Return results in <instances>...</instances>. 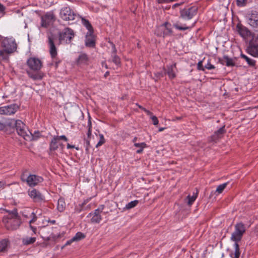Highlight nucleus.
<instances>
[{
  "mask_svg": "<svg viewBox=\"0 0 258 258\" xmlns=\"http://www.w3.org/2000/svg\"><path fill=\"white\" fill-rule=\"evenodd\" d=\"M246 51L248 54L253 57H258V46L248 44Z\"/></svg>",
  "mask_w": 258,
  "mask_h": 258,
  "instance_id": "24",
  "label": "nucleus"
},
{
  "mask_svg": "<svg viewBox=\"0 0 258 258\" xmlns=\"http://www.w3.org/2000/svg\"><path fill=\"white\" fill-rule=\"evenodd\" d=\"M5 7L0 3V13H3L5 11Z\"/></svg>",
  "mask_w": 258,
  "mask_h": 258,
  "instance_id": "56",
  "label": "nucleus"
},
{
  "mask_svg": "<svg viewBox=\"0 0 258 258\" xmlns=\"http://www.w3.org/2000/svg\"><path fill=\"white\" fill-rule=\"evenodd\" d=\"M8 243V240L6 239L0 241V252H5L6 251Z\"/></svg>",
  "mask_w": 258,
  "mask_h": 258,
  "instance_id": "31",
  "label": "nucleus"
},
{
  "mask_svg": "<svg viewBox=\"0 0 258 258\" xmlns=\"http://www.w3.org/2000/svg\"><path fill=\"white\" fill-rule=\"evenodd\" d=\"M145 147H141V148H140V149H139V150H138L136 152L138 154H140L142 152H143V149Z\"/></svg>",
  "mask_w": 258,
  "mask_h": 258,
  "instance_id": "59",
  "label": "nucleus"
},
{
  "mask_svg": "<svg viewBox=\"0 0 258 258\" xmlns=\"http://www.w3.org/2000/svg\"><path fill=\"white\" fill-rule=\"evenodd\" d=\"M6 125L10 127H15L18 135L27 141H31L33 138L32 133L26 125L20 120L12 119L7 121Z\"/></svg>",
  "mask_w": 258,
  "mask_h": 258,
  "instance_id": "1",
  "label": "nucleus"
},
{
  "mask_svg": "<svg viewBox=\"0 0 258 258\" xmlns=\"http://www.w3.org/2000/svg\"><path fill=\"white\" fill-rule=\"evenodd\" d=\"M36 241L35 237H27L23 239V243L25 245H29L33 243Z\"/></svg>",
  "mask_w": 258,
  "mask_h": 258,
  "instance_id": "34",
  "label": "nucleus"
},
{
  "mask_svg": "<svg viewBox=\"0 0 258 258\" xmlns=\"http://www.w3.org/2000/svg\"><path fill=\"white\" fill-rule=\"evenodd\" d=\"M219 61L223 65L227 67H233L235 66V62L231 58L227 55H224L223 58H219Z\"/></svg>",
  "mask_w": 258,
  "mask_h": 258,
  "instance_id": "20",
  "label": "nucleus"
},
{
  "mask_svg": "<svg viewBox=\"0 0 258 258\" xmlns=\"http://www.w3.org/2000/svg\"><path fill=\"white\" fill-rule=\"evenodd\" d=\"M88 61V57L85 53H81L77 59L78 64H86Z\"/></svg>",
  "mask_w": 258,
  "mask_h": 258,
  "instance_id": "26",
  "label": "nucleus"
},
{
  "mask_svg": "<svg viewBox=\"0 0 258 258\" xmlns=\"http://www.w3.org/2000/svg\"><path fill=\"white\" fill-rule=\"evenodd\" d=\"M5 183L0 181V188H4Z\"/></svg>",
  "mask_w": 258,
  "mask_h": 258,
  "instance_id": "62",
  "label": "nucleus"
},
{
  "mask_svg": "<svg viewBox=\"0 0 258 258\" xmlns=\"http://www.w3.org/2000/svg\"><path fill=\"white\" fill-rule=\"evenodd\" d=\"M18 106L16 104H11L0 107V114L11 115L17 110Z\"/></svg>",
  "mask_w": 258,
  "mask_h": 258,
  "instance_id": "13",
  "label": "nucleus"
},
{
  "mask_svg": "<svg viewBox=\"0 0 258 258\" xmlns=\"http://www.w3.org/2000/svg\"><path fill=\"white\" fill-rule=\"evenodd\" d=\"M60 16L63 20L68 21L75 20L78 17L70 7L62 8L60 12Z\"/></svg>",
  "mask_w": 258,
  "mask_h": 258,
  "instance_id": "7",
  "label": "nucleus"
},
{
  "mask_svg": "<svg viewBox=\"0 0 258 258\" xmlns=\"http://www.w3.org/2000/svg\"><path fill=\"white\" fill-rule=\"evenodd\" d=\"M87 127H88V132H87V135L88 139H89L92 135V131H91L92 123H91V121L90 120V117H89V119L88 120Z\"/></svg>",
  "mask_w": 258,
  "mask_h": 258,
  "instance_id": "39",
  "label": "nucleus"
},
{
  "mask_svg": "<svg viewBox=\"0 0 258 258\" xmlns=\"http://www.w3.org/2000/svg\"><path fill=\"white\" fill-rule=\"evenodd\" d=\"M101 212L100 211H98V209H96L94 212L90 213L89 215L91 216L92 215H100Z\"/></svg>",
  "mask_w": 258,
  "mask_h": 258,
  "instance_id": "52",
  "label": "nucleus"
},
{
  "mask_svg": "<svg viewBox=\"0 0 258 258\" xmlns=\"http://www.w3.org/2000/svg\"><path fill=\"white\" fill-rule=\"evenodd\" d=\"M236 31L243 38H246L251 35V32L246 27L238 23L236 27Z\"/></svg>",
  "mask_w": 258,
  "mask_h": 258,
  "instance_id": "14",
  "label": "nucleus"
},
{
  "mask_svg": "<svg viewBox=\"0 0 258 258\" xmlns=\"http://www.w3.org/2000/svg\"><path fill=\"white\" fill-rule=\"evenodd\" d=\"M101 219L102 217L101 215H92L91 221L92 223H99L101 221Z\"/></svg>",
  "mask_w": 258,
  "mask_h": 258,
  "instance_id": "38",
  "label": "nucleus"
},
{
  "mask_svg": "<svg viewBox=\"0 0 258 258\" xmlns=\"http://www.w3.org/2000/svg\"><path fill=\"white\" fill-rule=\"evenodd\" d=\"M248 45L258 46V35L252 37V39L249 42Z\"/></svg>",
  "mask_w": 258,
  "mask_h": 258,
  "instance_id": "40",
  "label": "nucleus"
},
{
  "mask_svg": "<svg viewBox=\"0 0 258 258\" xmlns=\"http://www.w3.org/2000/svg\"><path fill=\"white\" fill-rule=\"evenodd\" d=\"M246 231L245 225L242 222L236 223L234 226V231L232 233L230 239L234 242L240 241Z\"/></svg>",
  "mask_w": 258,
  "mask_h": 258,
  "instance_id": "3",
  "label": "nucleus"
},
{
  "mask_svg": "<svg viewBox=\"0 0 258 258\" xmlns=\"http://www.w3.org/2000/svg\"><path fill=\"white\" fill-rule=\"evenodd\" d=\"M53 138H54L57 141L59 140H63L64 141H68V138L64 135H62V136H54Z\"/></svg>",
  "mask_w": 258,
  "mask_h": 258,
  "instance_id": "47",
  "label": "nucleus"
},
{
  "mask_svg": "<svg viewBox=\"0 0 258 258\" xmlns=\"http://www.w3.org/2000/svg\"><path fill=\"white\" fill-rule=\"evenodd\" d=\"M75 148V146L71 145L70 144H68V145H67V148L68 149H73V148Z\"/></svg>",
  "mask_w": 258,
  "mask_h": 258,
  "instance_id": "61",
  "label": "nucleus"
},
{
  "mask_svg": "<svg viewBox=\"0 0 258 258\" xmlns=\"http://www.w3.org/2000/svg\"><path fill=\"white\" fill-rule=\"evenodd\" d=\"M237 5L239 7H243L245 6L247 0H236Z\"/></svg>",
  "mask_w": 258,
  "mask_h": 258,
  "instance_id": "45",
  "label": "nucleus"
},
{
  "mask_svg": "<svg viewBox=\"0 0 258 258\" xmlns=\"http://www.w3.org/2000/svg\"><path fill=\"white\" fill-rule=\"evenodd\" d=\"M85 150L86 152H89V150L90 149V148L91 147L90 144V141L88 139H85Z\"/></svg>",
  "mask_w": 258,
  "mask_h": 258,
  "instance_id": "43",
  "label": "nucleus"
},
{
  "mask_svg": "<svg viewBox=\"0 0 258 258\" xmlns=\"http://www.w3.org/2000/svg\"><path fill=\"white\" fill-rule=\"evenodd\" d=\"M27 74L29 77L34 80H40L43 78V74L40 71H27Z\"/></svg>",
  "mask_w": 258,
  "mask_h": 258,
  "instance_id": "22",
  "label": "nucleus"
},
{
  "mask_svg": "<svg viewBox=\"0 0 258 258\" xmlns=\"http://www.w3.org/2000/svg\"><path fill=\"white\" fill-rule=\"evenodd\" d=\"M5 127H6V125L4 124V123L0 122V130L1 131L4 130Z\"/></svg>",
  "mask_w": 258,
  "mask_h": 258,
  "instance_id": "57",
  "label": "nucleus"
},
{
  "mask_svg": "<svg viewBox=\"0 0 258 258\" xmlns=\"http://www.w3.org/2000/svg\"><path fill=\"white\" fill-rule=\"evenodd\" d=\"M228 183V182H225L224 183L218 185L217 187L215 192H218V194L222 193L224 189L226 187V186L227 185Z\"/></svg>",
  "mask_w": 258,
  "mask_h": 258,
  "instance_id": "37",
  "label": "nucleus"
},
{
  "mask_svg": "<svg viewBox=\"0 0 258 258\" xmlns=\"http://www.w3.org/2000/svg\"><path fill=\"white\" fill-rule=\"evenodd\" d=\"M93 33L94 32H88L86 35L85 45L87 47H94L95 45Z\"/></svg>",
  "mask_w": 258,
  "mask_h": 258,
  "instance_id": "18",
  "label": "nucleus"
},
{
  "mask_svg": "<svg viewBox=\"0 0 258 258\" xmlns=\"http://www.w3.org/2000/svg\"><path fill=\"white\" fill-rule=\"evenodd\" d=\"M28 192V195L35 203H41L45 201L44 195L35 188L29 189Z\"/></svg>",
  "mask_w": 258,
  "mask_h": 258,
  "instance_id": "10",
  "label": "nucleus"
},
{
  "mask_svg": "<svg viewBox=\"0 0 258 258\" xmlns=\"http://www.w3.org/2000/svg\"><path fill=\"white\" fill-rule=\"evenodd\" d=\"M54 16L51 14H46L41 18V26L44 27H48L53 22Z\"/></svg>",
  "mask_w": 258,
  "mask_h": 258,
  "instance_id": "17",
  "label": "nucleus"
},
{
  "mask_svg": "<svg viewBox=\"0 0 258 258\" xmlns=\"http://www.w3.org/2000/svg\"><path fill=\"white\" fill-rule=\"evenodd\" d=\"M173 27L178 30L184 31L190 28V27L187 26L185 24H181L179 22H177L173 24Z\"/></svg>",
  "mask_w": 258,
  "mask_h": 258,
  "instance_id": "29",
  "label": "nucleus"
},
{
  "mask_svg": "<svg viewBox=\"0 0 258 258\" xmlns=\"http://www.w3.org/2000/svg\"><path fill=\"white\" fill-rule=\"evenodd\" d=\"M74 37V31L69 28H64L62 32L59 33V40L61 42L70 43Z\"/></svg>",
  "mask_w": 258,
  "mask_h": 258,
  "instance_id": "6",
  "label": "nucleus"
},
{
  "mask_svg": "<svg viewBox=\"0 0 258 258\" xmlns=\"http://www.w3.org/2000/svg\"><path fill=\"white\" fill-rule=\"evenodd\" d=\"M247 24L253 29H258V12L251 11L246 15Z\"/></svg>",
  "mask_w": 258,
  "mask_h": 258,
  "instance_id": "8",
  "label": "nucleus"
},
{
  "mask_svg": "<svg viewBox=\"0 0 258 258\" xmlns=\"http://www.w3.org/2000/svg\"><path fill=\"white\" fill-rule=\"evenodd\" d=\"M109 72L107 71V72L105 73V74H104V78H106L107 76H109Z\"/></svg>",
  "mask_w": 258,
  "mask_h": 258,
  "instance_id": "63",
  "label": "nucleus"
},
{
  "mask_svg": "<svg viewBox=\"0 0 258 258\" xmlns=\"http://www.w3.org/2000/svg\"><path fill=\"white\" fill-rule=\"evenodd\" d=\"M104 208V206L102 205H100L99 208L97 209H98V211H100L101 213L103 212V210Z\"/></svg>",
  "mask_w": 258,
  "mask_h": 258,
  "instance_id": "55",
  "label": "nucleus"
},
{
  "mask_svg": "<svg viewBox=\"0 0 258 258\" xmlns=\"http://www.w3.org/2000/svg\"><path fill=\"white\" fill-rule=\"evenodd\" d=\"M49 222L50 223H51V224H55V222H56L55 220H50Z\"/></svg>",
  "mask_w": 258,
  "mask_h": 258,
  "instance_id": "64",
  "label": "nucleus"
},
{
  "mask_svg": "<svg viewBox=\"0 0 258 258\" xmlns=\"http://www.w3.org/2000/svg\"><path fill=\"white\" fill-rule=\"evenodd\" d=\"M138 203H139L138 200H135V201H132L126 205L125 208L127 210L131 209L135 207H136L138 205Z\"/></svg>",
  "mask_w": 258,
  "mask_h": 258,
  "instance_id": "36",
  "label": "nucleus"
},
{
  "mask_svg": "<svg viewBox=\"0 0 258 258\" xmlns=\"http://www.w3.org/2000/svg\"><path fill=\"white\" fill-rule=\"evenodd\" d=\"M172 33V30L171 28V25L168 22H166L158 27L155 31V34L157 36L163 37L171 36Z\"/></svg>",
  "mask_w": 258,
  "mask_h": 258,
  "instance_id": "5",
  "label": "nucleus"
},
{
  "mask_svg": "<svg viewBox=\"0 0 258 258\" xmlns=\"http://www.w3.org/2000/svg\"><path fill=\"white\" fill-rule=\"evenodd\" d=\"M234 253H231L230 254V256L232 258H239L240 252L239 249V246L238 244V242H235L234 244Z\"/></svg>",
  "mask_w": 258,
  "mask_h": 258,
  "instance_id": "25",
  "label": "nucleus"
},
{
  "mask_svg": "<svg viewBox=\"0 0 258 258\" xmlns=\"http://www.w3.org/2000/svg\"><path fill=\"white\" fill-rule=\"evenodd\" d=\"M198 10L196 6L181 9L180 10V18L184 20H189L197 14Z\"/></svg>",
  "mask_w": 258,
  "mask_h": 258,
  "instance_id": "4",
  "label": "nucleus"
},
{
  "mask_svg": "<svg viewBox=\"0 0 258 258\" xmlns=\"http://www.w3.org/2000/svg\"><path fill=\"white\" fill-rule=\"evenodd\" d=\"M225 133L226 130L225 129V125H223L218 130L215 132L214 134L211 136L210 141L216 142L219 139L222 138Z\"/></svg>",
  "mask_w": 258,
  "mask_h": 258,
  "instance_id": "16",
  "label": "nucleus"
},
{
  "mask_svg": "<svg viewBox=\"0 0 258 258\" xmlns=\"http://www.w3.org/2000/svg\"><path fill=\"white\" fill-rule=\"evenodd\" d=\"M151 119L153 121V123L154 125H157L158 123V119L157 117L155 116H152L151 117Z\"/></svg>",
  "mask_w": 258,
  "mask_h": 258,
  "instance_id": "50",
  "label": "nucleus"
},
{
  "mask_svg": "<svg viewBox=\"0 0 258 258\" xmlns=\"http://www.w3.org/2000/svg\"><path fill=\"white\" fill-rule=\"evenodd\" d=\"M66 203L63 198H60L57 202V210L60 212H63L66 208Z\"/></svg>",
  "mask_w": 258,
  "mask_h": 258,
  "instance_id": "28",
  "label": "nucleus"
},
{
  "mask_svg": "<svg viewBox=\"0 0 258 258\" xmlns=\"http://www.w3.org/2000/svg\"><path fill=\"white\" fill-rule=\"evenodd\" d=\"M32 136L33 138L31 139V141L37 140L40 137V133L38 131H35L33 134L32 133Z\"/></svg>",
  "mask_w": 258,
  "mask_h": 258,
  "instance_id": "42",
  "label": "nucleus"
},
{
  "mask_svg": "<svg viewBox=\"0 0 258 258\" xmlns=\"http://www.w3.org/2000/svg\"><path fill=\"white\" fill-rule=\"evenodd\" d=\"M54 38L52 36L48 37L49 52L53 59L55 58L57 54V49L54 44Z\"/></svg>",
  "mask_w": 258,
  "mask_h": 258,
  "instance_id": "15",
  "label": "nucleus"
},
{
  "mask_svg": "<svg viewBox=\"0 0 258 258\" xmlns=\"http://www.w3.org/2000/svg\"><path fill=\"white\" fill-rule=\"evenodd\" d=\"M29 68L34 71H40L42 67L41 61L36 57H30L27 61Z\"/></svg>",
  "mask_w": 258,
  "mask_h": 258,
  "instance_id": "11",
  "label": "nucleus"
},
{
  "mask_svg": "<svg viewBox=\"0 0 258 258\" xmlns=\"http://www.w3.org/2000/svg\"><path fill=\"white\" fill-rule=\"evenodd\" d=\"M3 222L6 228L10 230L18 229L21 224L20 217L16 209L13 210L8 217L4 218Z\"/></svg>",
  "mask_w": 258,
  "mask_h": 258,
  "instance_id": "2",
  "label": "nucleus"
},
{
  "mask_svg": "<svg viewBox=\"0 0 258 258\" xmlns=\"http://www.w3.org/2000/svg\"><path fill=\"white\" fill-rule=\"evenodd\" d=\"M74 242V241H73L72 240V238L69 240H68L66 244H64V245H63L62 247V248H63L64 247H65L66 246H67V245H70L72 243V242Z\"/></svg>",
  "mask_w": 258,
  "mask_h": 258,
  "instance_id": "53",
  "label": "nucleus"
},
{
  "mask_svg": "<svg viewBox=\"0 0 258 258\" xmlns=\"http://www.w3.org/2000/svg\"><path fill=\"white\" fill-rule=\"evenodd\" d=\"M2 46L8 52L13 53L17 49V44L12 38H5L2 42Z\"/></svg>",
  "mask_w": 258,
  "mask_h": 258,
  "instance_id": "9",
  "label": "nucleus"
},
{
  "mask_svg": "<svg viewBox=\"0 0 258 258\" xmlns=\"http://www.w3.org/2000/svg\"><path fill=\"white\" fill-rule=\"evenodd\" d=\"M175 0H158L159 4L169 3L170 2L174 1Z\"/></svg>",
  "mask_w": 258,
  "mask_h": 258,
  "instance_id": "54",
  "label": "nucleus"
},
{
  "mask_svg": "<svg viewBox=\"0 0 258 258\" xmlns=\"http://www.w3.org/2000/svg\"><path fill=\"white\" fill-rule=\"evenodd\" d=\"M111 44L112 46V51H111L112 61L113 63H114L116 66H118L120 63V59L116 54L117 50L115 48V45L113 43H111Z\"/></svg>",
  "mask_w": 258,
  "mask_h": 258,
  "instance_id": "23",
  "label": "nucleus"
},
{
  "mask_svg": "<svg viewBox=\"0 0 258 258\" xmlns=\"http://www.w3.org/2000/svg\"><path fill=\"white\" fill-rule=\"evenodd\" d=\"M240 56L241 58L244 59L246 60V61L249 66L252 67H255L256 62L255 60L249 58L246 55L242 53L240 54Z\"/></svg>",
  "mask_w": 258,
  "mask_h": 258,
  "instance_id": "30",
  "label": "nucleus"
},
{
  "mask_svg": "<svg viewBox=\"0 0 258 258\" xmlns=\"http://www.w3.org/2000/svg\"><path fill=\"white\" fill-rule=\"evenodd\" d=\"M176 67V63H173L171 65H168L166 68H164V74L168 75L170 79H173L176 77L175 73L173 71V69Z\"/></svg>",
  "mask_w": 258,
  "mask_h": 258,
  "instance_id": "19",
  "label": "nucleus"
},
{
  "mask_svg": "<svg viewBox=\"0 0 258 258\" xmlns=\"http://www.w3.org/2000/svg\"><path fill=\"white\" fill-rule=\"evenodd\" d=\"M82 22L84 26L88 29V32H94L93 28L88 20L82 18Z\"/></svg>",
  "mask_w": 258,
  "mask_h": 258,
  "instance_id": "32",
  "label": "nucleus"
},
{
  "mask_svg": "<svg viewBox=\"0 0 258 258\" xmlns=\"http://www.w3.org/2000/svg\"><path fill=\"white\" fill-rule=\"evenodd\" d=\"M139 107H140V108L142 109L143 110H144V111H145V112H147L148 114H149H149H152V113H151L150 111L147 110L146 109L143 108V107H141V106H139Z\"/></svg>",
  "mask_w": 258,
  "mask_h": 258,
  "instance_id": "58",
  "label": "nucleus"
},
{
  "mask_svg": "<svg viewBox=\"0 0 258 258\" xmlns=\"http://www.w3.org/2000/svg\"><path fill=\"white\" fill-rule=\"evenodd\" d=\"M11 52H8L4 49L0 50V61H7L9 59V55Z\"/></svg>",
  "mask_w": 258,
  "mask_h": 258,
  "instance_id": "27",
  "label": "nucleus"
},
{
  "mask_svg": "<svg viewBox=\"0 0 258 258\" xmlns=\"http://www.w3.org/2000/svg\"><path fill=\"white\" fill-rule=\"evenodd\" d=\"M31 215L33 216V218L32 219L29 221V224H31L32 223H34V222H35L37 220V216H36V215L34 214V213H32Z\"/></svg>",
  "mask_w": 258,
  "mask_h": 258,
  "instance_id": "49",
  "label": "nucleus"
},
{
  "mask_svg": "<svg viewBox=\"0 0 258 258\" xmlns=\"http://www.w3.org/2000/svg\"><path fill=\"white\" fill-rule=\"evenodd\" d=\"M85 237V235L84 233L81 232H78L73 237H72V240L74 241H79L84 239Z\"/></svg>",
  "mask_w": 258,
  "mask_h": 258,
  "instance_id": "33",
  "label": "nucleus"
},
{
  "mask_svg": "<svg viewBox=\"0 0 258 258\" xmlns=\"http://www.w3.org/2000/svg\"><path fill=\"white\" fill-rule=\"evenodd\" d=\"M30 227L34 233H35L36 231V228L32 226L31 224H30Z\"/></svg>",
  "mask_w": 258,
  "mask_h": 258,
  "instance_id": "60",
  "label": "nucleus"
},
{
  "mask_svg": "<svg viewBox=\"0 0 258 258\" xmlns=\"http://www.w3.org/2000/svg\"><path fill=\"white\" fill-rule=\"evenodd\" d=\"M58 148V141L53 138L49 144L48 153L50 155H54V152Z\"/></svg>",
  "mask_w": 258,
  "mask_h": 258,
  "instance_id": "21",
  "label": "nucleus"
},
{
  "mask_svg": "<svg viewBox=\"0 0 258 258\" xmlns=\"http://www.w3.org/2000/svg\"><path fill=\"white\" fill-rule=\"evenodd\" d=\"M165 75L164 74V73L163 72H157L155 73V76L156 77L155 81H157L158 79H160L161 78L163 77Z\"/></svg>",
  "mask_w": 258,
  "mask_h": 258,
  "instance_id": "44",
  "label": "nucleus"
},
{
  "mask_svg": "<svg viewBox=\"0 0 258 258\" xmlns=\"http://www.w3.org/2000/svg\"><path fill=\"white\" fill-rule=\"evenodd\" d=\"M197 195L198 191H197L196 193L195 194H194L193 196H190V195H188L187 197V199L188 200L187 205L188 206H191L193 204V203L195 202V201L197 198Z\"/></svg>",
  "mask_w": 258,
  "mask_h": 258,
  "instance_id": "35",
  "label": "nucleus"
},
{
  "mask_svg": "<svg viewBox=\"0 0 258 258\" xmlns=\"http://www.w3.org/2000/svg\"><path fill=\"white\" fill-rule=\"evenodd\" d=\"M22 180L26 181L30 186H36L43 181L42 177L34 174H30L26 180L23 179Z\"/></svg>",
  "mask_w": 258,
  "mask_h": 258,
  "instance_id": "12",
  "label": "nucleus"
},
{
  "mask_svg": "<svg viewBox=\"0 0 258 258\" xmlns=\"http://www.w3.org/2000/svg\"><path fill=\"white\" fill-rule=\"evenodd\" d=\"M134 146L138 148H141V147H146V144L145 143H135L134 144Z\"/></svg>",
  "mask_w": 258,
  "mask_h": 258,
  "instance_id": "51",
  "label": "nucleus"
},
{
  "mask_svg": "<svg viewBox=\"0 0 258 258\" xmlns=\"http://www.w3.org/2000/svg\"><path fill=\"white\" fill-rule=\"evenodd\" d=\"M99 138H100L99 141L98 142V143L96 145V148H98V147L101 146L105 143V139H104V136L102 134L99 135Z\"/></svg>",
  "mask_w": 258,
  "mask_h": 258,
  "instance_id": "41",
  "label": "nucleus"
},
{
  "mask_svg": "<svg viewBox=\"0 0 258 258\" xmlns=\"http://www.w3.org/2000/svg\"><path fill=\"white\" fill-rule=\"evenodd\" d=\"M197 68L199 70L204 71L205 68L203 66L202 61H200L198 62Z\"/></svg>",
  "mask_w": 258,
  "mask_h": 258,
  "instance_id": "48",
  "label": "nucleus"
},
{
  "mask_svg": "<svg viewBox=\"0 0 258 258\" xmlns=\"http://www.w3.org/2000/svg\"><path fill=\"white\" fill-rule=\"evenodd\" d=\"M204 68L210 70L215 69L214 66L210 63V60H208L207 63L205 66Z\"/></svg>",
  "mask_w": 258,
  "mask_h": 258,
  "instance_id": "46",
  "label": "nucleus"
}]
</instances>
